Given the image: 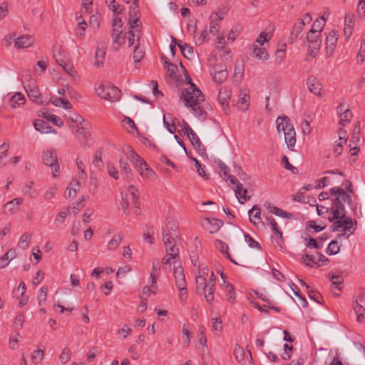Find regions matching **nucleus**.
Returning <instances> with one entry per match:
<instances>
[{
    "instance_id": "obj_23",
    "label": "nucleus",
    "mask_w": 365,
    "mask_h": 365,
    "mask_svg": "<svg viewBox=\"0 0 365 365\" xmlns=\"http://www.w3.org/2000/svg\"><path fill=\"white\" fill-rule=\"evenodd\" d=\"M250 216V220L254 225H257L258 224L264 225V223L261 221V209L257 205H255L251 210L248 212Z\"/></svg>"
},
{
    "instance_id": "obj_29",
    "label": "nucleus",
    "mask_w": 365,
    "mask_h": 365,
    "mask_svg": "<svg viewBox=\"0 0 365 365\" xmlns=\"http://www.w3.org/2000/svg\"><path fill=\"white\" fill-rule=\"evenodd\" d=\"M25 102L26 98L24 96L19 92L16 93L14 95H13L9 100L10 105L13 108H16L24 105Z\"/></svg>"
},
{
    "instance_id": "obj_41",
    "label": "nucleus",
    "mask_w": 365,
    "mask_h": 365,
    "mask_svg": "<svg viewBox=\"0 0 365 365\" xmlns=\"http://www.w3.org/2000/svg\"><path fill=\"white\" fill-rule=\"evenodd\" d=\"M215 286L213 284H208L207 285V288L205 289H202L205 297L206 299V301L207 303L210 304L214 300V292H215Z\"/></svg>"
},
{
    "instance_id": "obj_64",
    "label": "nucleus",
    "mask_w": 365,
    "mask_h": 365,
    "mask_svg": "<svg viewBox=\"0 0 365 365\" xmlns=\"http://www.w3.org/2000/svg\"><path fill=\"white\" fill-rule=\"evenodd\" d=\"M365 59V39L361 41L359 52L357 55V61L362 63Z\"/></svg>"
},
{
    "instance_id": "obj_52",
    "label": "nucleus",
    "mask_w": 365,
    "mask_h": 365,
    "mask_svg": "<svg viewBox=\"0 0 365 365\" xmlns=\"http://www.w3.org/2000/svg\"><path fill=\"white\" fill-rule=\"evenodd\" d=\"M44 356V350L43 349H38L34 351L32 356V361L35 364H38L41 362Z\"/></svg>"
},
{
    "instance_id": "obj_14",
    "label": "nucleus",
    "mask_w": 365,
    "mask_h": 365,
    "mask_svg": "<svg viewBox=\"0 0 365 365\" xmlns=\"http://www.w3.org/2000/svg\"><path fill=\"white\" fill-rule=\"evenodd\" d=\"M14 45L16 48H27L30 47L34 42V39L31 36L23 35L14 38Z\"/></svg>"
},
{
    "instance_id": "obj_9",
    "label": "nucleus",
    "mask_w": 365,
    "mask_h": 365,
    "mask_svg": "<svg viewBox=\"0 0 365 365\" xmlns=\"http://www.w3.org/2000/svg\"><path fill=\"white\" fill-rule=\"evenodd\" d=\"M106 43L101 41L98 43L96 55H95V64L100 67L103 64V60L106 54Z\"/></svg>"
},
{
    "instance_id": "obj_42",
    "label": "nucleus",
    "mask_w": 365,
    "mask_h": 365,
    "mask_svg": "<svg viewBox=\"0 0 365 365\" xmlns=\"http://www.w3.org/2000/svg\"><path fill=\"white\" fill-rule=\"evenodd\" d=\"M126 197L130 199L132 204H138L139 201L138 190L134 186L130 185L128 187V195L126 196Z\"/></svg>"
},
{
    "instance_id": "obj_21",
    "label": "nucleus",
    "mask_w": 365,
    "mask_h": 365,
    "mask_svg": "<svg viewBox=\"0 0 365 365\" xmlns=\"http://www.w3.org/2000/svg\"><path fill=\"white\" fill-rule=\"evenodd\" d=\"M330 194L331 195H338L344 202H347L349 205L352 203L351 196L347 193L344 189L334 187L330 189Z\"/></svg>"
},
{
    "instance_id": "obj_26",
    "label": "nucleus",
    "mask_w": 365,
    "mask_h": 365,
    "mask_svg": "<svg viewBox=\"0 0 365 365\" xmlns=\"http://www.w3.org/2000/svg\"><path fill=\"white\" fill-rule=\"evenodd\" d=\"M277 129L278 133L282 131L284 133L288 130L289 128H293V125L290 123V120L287 116L278 117L277 120Z\"/></svg>"
},
{
    "instance_id": "obj_60",
    "label": "nucleus",
    "mask_w": 365,
    "mask_h": 365,
    "mask_svg": "<svg viewBox=\"0 0 365 365\" xmlns=\"http://www.w3.org/2000/svg\"><path fill=\"white\" fill-rule=\"evenodd\" d=\"M98 187V180L95 177H91L89 181V192L92 193V195H95Z\"/></svg>"
},
{
    "instance_id": "obj_43",
    "label": "nucleus",
    "mask_w": 365,
    "mask_h": 365,
    "mask_svg": "<svg viewBox=\"0 0 365 365\" xmlns=\"http://www.w3.org/2000/svg\"><path fill=\"white\" fill-rule=\"evenodd\" d=\"M123 240V235L120 234L115 235L108 244V249L109 250H115L120 244Z\"/></svg>"
},
{
    "instance_id": "obj_44",
    "label": "nucleus",
    "mask_w": 365,
    "mask_h": 365,
    "mask_svg": "<svg viewBox=\"0 0 365 365\" xmlns=\"http://www.w3.org/2000/svg\"><path fill=\"white\" fill-rule=\"evenodd\" d=\"M86 127L82 125H78L76 126V136L80 140L87 141V135L88 134L86 130Z\"/></svg>"
},
{
    "instance_id": "obj_62",
    "label": "nucleus",
    "mask_w": 365,
    "mask_h": 365,
    "mask_svg": "<svg viewBox=\"0 0 365 365\" xmlns=\"http://www.w3.org/2000/svg\"><path fill=\"white\" fill-rule=\"evenodd\" d=\"M136 160V167L138 169V171L140 173V175H141V171H145V168L148 167V165L146 164L145 161L142 159L140 156H134Z\"/></svg>"
},
{
    "instance_id": "obj_31",
    "label": "nucleus",
    "mask_w": 365,
    "mask_h": 365,
    "mask_svg": "<svg viewBox=\"0 0 365 365\" xmlns=\"http://www.w3.org/2000/svg\"><path fill=\"white\" fill-rule=\"evenodd\" d=\"M120 167L121 175L123 178L128 181H130L133 178V175L131 172V168L129 166L127 162L123 161V160H120Z\"/></svg>"
},
{
    "instance_id": "obj_36",
    "label": "nucleus",
    "mask_w": 365,
    "mask_h": 365,
    "mask_svg": "<svg viewBox=\"0 0 365 365\" xmlns=\"http://www.w3.org/2000/svg\"><path fill=\"white\" fill-rule=\"evenodd\" d=\"M325 21L326 19L323 16L321 17L319 19L315 20L312 29H310V32L312 34H318V35H320L325 25Z\"/></svg>"
},
{
    "instance_id": "obj_8",
    "label": "nucleus",
    "mask_w": 365,
    "mask_h": 365,
    "mask_svg": "<svg viewBox=\"0 0 365 365\" xmlns=\"http://www.w3.org/2000/svg\"><path fill=\"white\" fill-rule=\"evenodd\" d=\"M338 41V34L336 31H330L326 38L327 55L331 56L335 50Z\"/></svg>"
},
{
    "instance_id": "obj_46",
    "label": "nucleus",
    "mask_w": 365,
    "mask_h": 365,
    "mask_svg": "<svg viewBox=\"0 0 365 365\" xmlns=\"http://www.w3.org/2000/svg\"><path fill=\"white\" fill-rule=\"evenodd\" d=\"M107 6L109 8V9L113 12V16L115 15L118 16V14H122L125 9L123 6L116 3L115 0L113 1V4L108 3Z\"/></svg>"
},
{
    "instance_id": "obj_61",
    "label": "nucleus",
    "mask_w": 365,
    "mask_h": 365,
    "mask_svg": "<svg viewBox=\"0 0 365 365\" xmlns=\"http://www.w3.org/2000/svg\"><path fill=\"white\" fill-rule=\"evenodd\" d=\"M209 33H210L209 31H207L206 29H204L201 32L200 36L195 40L196 44L201 45L205 41L209 40L210 39Z\"/></svg>"
},
{
    "instance_id": "obj_27",
    "label": "nucleus",
    "mask_w": 365,
    "mask_h": 365,
    "mask_svg": "<svg viewBox=\"0 0 365 365\" xmlns=\"http://www.w3.org/2000/svg\"><path fill=\"white\" fill-rule=\"evenodd\" d=\"M235 192L236 197L241 204H243L245 201H247L251 197V195H248L247 190L243 187L242 184L237 185Z\"/></svg>"
},
{
    "instance_id": "obj_25",
    "label": "nucleus",
    "mask_w": 365,
    "mask_h": 365,
    "mask_svg": "<svg viewBox=\"0 0 365 365\" xmlns=\"http://www.w3.org/2000/svg\"><path fill=\"white\" fill-rule=\"evenodd\" d=\"M284 133V141L289 149L292 150L296 143V132L294 127L289 128Z\"/></svg>"
},
{
    "instance_id": "obj_15",
    "label": "nucleus",
    "mask_w": 365,
    "mask_h": 365,
    "mask_svg": "<svg viewBox=\"0 0 365 365\" xmlns=\"http://www.w3.org/2000/svg\"><path fill=\"white\" fill-rule=\"evenodd\" d=\"M139 9L137 6L131 7V10L129 12L128 24L130 29H139L141 23L140 22V14Z\"/></svg>"
},
{
    "instance_id": "obj_40",
    "label": "nucleus",
    "mask_w": 365,
    "mask_h": 365,
    "mask_svg": "<svg viewBox=\"0 0 365 365\" xmlns=\"http://www.w3.org/2000/svg\"><path fill=\"white\" fill-rule=\"evenodd\" d=\"M81 187V182L77 180H73L67 187L68 197H75L77 195V190Z\"/></svg>"
},
{
    "instance_id": "obj_5",
    "label": "nucleus",
    "mask_w": 365,
    "mask_h": 365,
    "mask_svg": "<svg viewBox=\"0 0 365 365\" xmlns=\"http://www.w3.org/2000/svg\"><path fill=\"white\" fill-rule=\"evenodd\" d=\"M178 235L175 230L173 232L163 233V240L167 253H171V255H179V249L177 247Z\"/></svg>"
},
{
    "instance_id": "obj_39",
    "label": "nucleus",
    "mask_w": 365,
    "mask_h": 365,
    "mask_svg": "<svg viewBox=\"0 0 365 365\" xmlns=\"http://www.w3.org/2000/svg\"><path fill=\"white\" fill-rule=\"evenodd\" d=\"M227 77V71L226 69H220L219 71H215V74L213 76V80L216 83L220 84L225 81Z\"/></svg>"
},
{
    "instance_id": "obj_22",
    "label": "nucleus",
    "mask_w": 365,
    "mask_h": 365,
    "mask_svg": "<svg viewBox=\"0 0 365 365\" xmlns=\"http://www.w3.org/2000/svg\"><path fill=\"white\" fill-rule=\"evenodd\" d=\"M26 93H27V95H28L29 99L31 101L37 103L38 105H42L43 103L42 96H41L38 89L37 88H36L35 86H34V87L30 86L26 90Z\"/></svg>"
},
{
    "instance_id": "obj_49",
    "label": "nucleus",
    "mask_w": 365,
    "mask_h": 365,
    "mask_svg": "<svg viewBox=\"0 0 365 365\" xmlns=\"http://www.w3.org/2000/svg\"><path fill=\"white\" fill-rule=\"evenodd\" d=\"M340 117L339 120V125L341 126H346L348 123H350L351 118H352V113L350 110L346 111L345 113H343Z\"/></svg>"
},
{
    "instance_id": "obj_16",
    "label": "nucleus",
    "mask_w": 365,
    "mask_h": 365,
    "mask_svg": "<svg viewBox=\"0 0 365 365\" xmlns=\"http://www.w3.org/2000/svg\"><path fill=\"white\" fill-rule=\"evenodd\" d=\"M250 97L246 91H240L238 96L237 106L239 110L245 112L248 110L250 106Z\"/></svg>"
},
{
    "instance_id": "obj_13",
    "label": "nucleus",
    "mask_w": 365,
    "mask_h": 365,
    "mask_svg": "<svg viewBox=\"0 0 365 365\" xmlns=\"http://www.w3.org/2000/svg\"><path fill=\"white\" fill-rule=\"evenodd\" d=\"M139 29H130V30L125 34L124 38L128 40V46H139L140 36Z\"/></svg>"
},
{
    "instance_id": "obj_59",
    "label": "nucleus",
    "mask_w": 365,
    "mask_h": 365,
    "mask_svg": "<svg viewBox=\"0 0 365 365\" xmlns=\"http://www.w3.org/2000/svg\"><path fill=\"white\" fill-rule=\"evenodd\" d=\"M168 74L170 77L174 78L176 76L177 66L173 64L168 61H165V63Z\"/></svg>"
},
{
    "instance_id": "obj_56",
    "label": "nucleus",
    "mask_w": 365,
    "mask_h": 365,
    "mask_svg": "<svg viewBox=\"0 0 365 365\" xmlns=\"http://www.w3.org/2000/svg\"><path fill=\"white\" fill-rule=\"evenodd\" d=\"M71 350L67 347L64 348L59 356L61 361L63 364L68 362L71 359Z\"/></svg>"
},
{
    "instance_id": "obj_53",
    "label": "nucleus",
    "mask_w": 365,
    "mask_h": 365,
    "mask_svg": "<svg viewBox=\"0 0 365 365\" xmlns=\"http://www.w3.org/2000/svg\"><path fill=\"white\" fill-rule=\"evenodd\" d=\"M272 34L271 32H269V33L262 32L259 34V36L257 37V38L256 39L255 43H258L261 46H262L263 43L264 42H267L272 38Z\"/></svg>"
},
{
    "instance_id": "obj_6",
    "label": "nucleus",
    "mask_w": 365,
    "mask_h": 365,
    "mask_svg": "<svg viewBox=\"0 0 365 365\" xmlns=\"http://www.w3.org/2000/svg\"><path fill=\"white\" fill-rule=\"evenodd\" d=\"M342 201L343 200L339 197H336L332 200L331 207V217H329L330 222L340 217H344L345 215H346L345 207Z\"/></svg>"
},
{
    "instance_id": "obj_7",
    "label": "nucleus",
    "mask_w": 365,
    "mask_h": 365,
    "mask_svg": "<svg viewBox=\"0 0 365 365\" xmlns=\"http://www.w3.org/2000/svg\"><path fill=\"white\" fill-rule=\"evenodd\" d=\"M263 205L270 213L274 214L276 216L287 220L294 219V215L291 212H288L277 206H274L270 202L266 201L264 202Z\"/></svg>"
},
{
    "instance_id": "obj_58",
    "label": "nucleus",
    "mask_w": 365,
    "mask_h": 365,
    "mask_svg": "<svg viewBox=\"0 0 365 365\" xmlns=\"http://www.w3.org/2000/svg\"><path fill=\"white\" fill-rule=\"evenodd\" d=\"M86 27L87 23L84 20H82V21H79L76 29V35L81 38L84 35V32L86 29Z\"/></svg>"
},
{
    "instance_id": "obj_10",
    "label": "nucleus",
    "mask_w": 365,
    "mask_h": 365,
    "mask_svg": "<svg viewBox=\"0 0 365 365\" xmlns=\"http://www.w3.org/2000/svg\"><path fill=\"white\" fill-rule=\"evenodd\" d=\"M24 200L22 198H14L11 201L7 202L4 204V211L6 215H14L20 210V206L23 203Z\"/></svg>"
},
{
    "instance_id": "obj_28",
    "label": "nucleus",
    "mask_w": 365,
    "mask_h": 365,
    "mask_svg": "<svg viewBox=\"0 0 365 365\" xmlns=\"http://www.w3.org/2000/svg\"><path fill=\"white\" fill-rule=\"evenodd\" d=\"M352 307L355 314L357 315V321L359 322L365 321V308L364 303L354 302Z\"/></svg>"
},
{
    "instance_id": "obj_32",
    "label": "nucleus",
    "mask_w": 365,
    "mask_h": 365,
    "mask_svg": "<svg viewBox=\"0 0 365 365\" xmlns=\"http://www.w3.org/2000/svg\"><path fill=\"white\" fill-rule=\"evenodd\" d=\"M303 22L302 21H297L294 24L289 38V42L290 43H292L295 41V40L297 38L298 36L301 34V32L303 30Z\"/></svg>"
},
{
    "instance_id": "obj_3",
    "label": "nucleus",
    "mask_w": 365,
    "mask_h": 365,
    "mask_svg": "<svg viewBox=\"0 0 365 365\" xmlns=\"http://www.w3.org/2000/svg\"><path fill=\"white\" fill-rule=\"evenodd\" d=\"M96 94L101 98L110 102H116L121 97L120 91L115 86L111 85H100L96 88Z\"/></svg>"
},
{
    "instance_id": "obj_33",
    "label": "nucleus",
    "mask_w": 365,
    "mask_h": 365,
    "mask_svg": "<svg viewBox=\"0 0 365 365\" xmlns=\"http://www.w3.org/2000/svg\"><path fill=\"white\" fill-rule=\"evenodd\" d=\"M253 56L259 60H267L268 58V53L264 48L259 47L258 45L254 43L252 46Z\"/></svg>"
},
{
    "instance_id": "obj_54",
    "label": "nucleus",
    "mask_w": 365,
    "mask_h": 365,
    "mask_svg": "<svg viewBox=\"0 0 365 365\" xmlns=\"http://www.w3.org/2000/svg\"><path fill=\"white\" fill-rule=\"evenodd\" d=\"M234 355L238 362H241L244 360L245 352L243 349L238 344H236L234 349Z\"/></svg>"
},
{
    "instance_id": "obj_2",
    "label": "nucleus",
    "mask_w": 365,
    "mask_h": 365,
    "mask_svg": "<svg viewBox=\"0 0 365 365\" xmlns=\"http://www.w3.org/2000/svg\"><path fill=\"white\" fill-rule=\"evenodd\" d=\"M332 222L333 224L331 226L332 232H343L337 235V239L339 240L342 237L348 239L356 230L357 221L346 215L344 217L336 219Z\"/></svg>"
},
{
    "instance_id": "obj_24",
    "label": "nucleus",
    "mask_w": 365,
    "mask_h": 365,
    "mask_svg": "<svg viewBox=\"0 0 365 365\" xmlns=\"http://www.w3.org/2000/svg\"><path fill=\"white\" fill-rule=\"evenodd\" d=\"M172 41L175 42L178 46L182 54L185 58L188 59L192 58L194 54L193 48L192 46L187 43L182 44L173 36H172Z\"/></svg>"
},
{
    "instance_id": "obj_50",
    "label": "nucleus",
    "mask_w": 365,
    "mask_h": 365,
    "mask_svg": "<svg viewBox=\"0 0 365 365\" xmlns=\"http://www.w3.org/2000/svg\"><path fill=\"white\" fill-rule=\"evenodd\" d=\"M196 287L197 290H202L207 288L206 279L203 275H198L195 278Z\"/></svg>"
},
{
    "instance_id": "obj_37",
    "label": "nucleus",
    "mask_w": 365,
    "mask_h": 365,
    "mask_svg": "<svg viewBox=\"0 0 365 365\" xmlns=\"http://www.w3.org/2000/svg\"><path fill=\"white\" fill-rule=\"evenodd\" d=\"M215 247L220 250L222 253L225 254L226 257L233 263L237 264V263L231 257L230 253L228 252V246L226 243L223 242L222 240H217L215 241Z\"/></svg>"
},
{
    "instance_id": "obj_12",
    "label": "nucleus",
    "mask_w": 365,
    "mask_h": 365,
    "mask_svg": "<svg viewBox=\"0 0 365 365\" xmlns=\"http://www.w3.org/2000/svg\"><path fill=\"white\" fill-rule=\"evenodd\" d=\"M355 24V16L353 14H347L344 19V33L346 40L349 39L352 34L353 29Z\"/></svg>"
},
{
    "instance_id": "obj_45",
    "label": "nucleus",
    "mask_w": 365,
    "mask_h": 365,
    "mask_svg": "<svg viewBox=\"0 0 365 365\" xmlns=\"http://www.w3.org/2000/svg\"><path fill=\"white\" fill-rule=\"evenodd\" d=\"M340 250V246L339 245V242L337 240H332L329 244V246L327 250V252L329 255H333L337 254Z\"/></svg>"
},
{
    "instance_id": "obj_30",
    "label": "nucleus",
    "mask_w": 365,
    "mask_h": 365,
    "mask_svg": "<svg viewBox=\"0 0 365 365\" xmlns=\"http://www.w3.org/2000/svg\"><path fill=\"white\" fill-rule=\"evenodd\" d=\"M52 104L57 107H63L65 109H71V103L68 101L65 98H58L56 96H52L49 101Z\"/></svg>"
},
{
    "instance_id": "obj_38",
    "label": "nucleus",
    "mask_w": 365,
    "mask_h": 365,
    "mask_svg": "<svg viewBox=\"0 0 365 365\" xmlns=\"http://www.w3.org/2000/svg\"><path fill=\"white\" fill-rule=\"evenodd\" d=\"M266 220L267 223L270 225L272 231L276 234V235L281 240L283 239L282 232L279 227L276 220L272 217H267Z\"/></svg>"
},
{
    "instance_id": "obj_55",
    "label": "nucleus",
    "mask_w": 365,
    "mask_h": 365,
    "mask_svg": "<svg viewBox=\"0 0 365 365\" xmlns=\"http://www.w3.org/2000/svg\"><path fill=\"white\" fill-rule=\"evenodd\" d=\"M123 21L120 17H119L118 15H115L113 17L112 20V28L115 29H118L120 31H123Z\"/></svg>"
},
{
    "instance_id": "obj_19",
    "label": "nucleus",
    "mask_w": 365,
    "mask_h": 365,
    "mask_svg": "<svg viewBox=\"0 0 365 365\" xmlns=\"http://www.w3.org/2000/svg\"><path fill=\"white\" fill-rule=\"evenodd\" d=\"M173 274L175 279V284L178 288H183L187 286L183 269L180 267H175L173 269Z\"/></svg>"
},
{
    "instance_id": "obj_35",
    "label": "nucleus",
    "mask_w": 365,
    "mask_h": 365,
    "mask_svg": "<svg viewBox=\"0 0 365 365\" xmlns=\"http://www.w3.org/2000/svg\"><path fill=\"white\" fill-rule=\"evenodd\" d=\"M189 139L193 146L201 153H204L205 151V148L204 145L202 144L200 138L194 132L188 135Z\"/></svg>"
},
{
    "instance_id": "obj_34",
    "label": "nucleus",
    "mask_w": 365,
    "mask_h": 365,
    "mask_svg": "<svg viewBox=\"0 0 365 365\" xmlns=\"http://www.w3.org/2000/svg\"><path fill=\"white\" fill-rule=\"evenodd\" d=\"M160 274V267L158 264H155L153 262L152 265V271L150 274V279L151 280L150 286L152 288H156L157 284V278L159 277Z\"/></svg>"
},
{
    "instance_id": "obj_51",
    "label": "nucleus",
    "mask_w": 365,
    "mask_h": 365,
    "mask_svg": "<svg viewBox=\"0 0 365 365\" xmlns=\"http://www.w3.org/2000/svg\"><path fill=\"white\" fill-rule=\"evenodd\" d=\"M70 212V209L67 208L66 210L60 212L54 220V223L56 226L61 225L64 222V219L67 217Z\"/></svg>"
},
{
    "instance_id": "obj_57",
    "label": "nucleus",
    "mask_w": 365,
    "mask_h": 365,
    "mask_svg": "<svg viewBox=\"0 0 365 365\" xmlns=\"http://www.w3.org/2000/svg\"><path fill=\"white\" fill-rule=\"evenodd\" d=\"M182 341L186 346H188L190 342V332L189 331L187 327L185 325L182 327Z\"/></svg>"
},
{
    "instance_id": "obj_47",
    "label": "nucleus",
    "mask_w": 365,
    "mask_h": 365,
    "mask_svg": "<svg viewBox=\"0 0 365 365\" xmlns=\"http://www.w3.org/2000/svg\"><path fill=\"white\" fill-rule=\"evenodd\" d=\"M30 241H31V235L28 233H24V235H21V237L19 241L18 246L20 248L25 250L28 247Z\"/></svg>"
},
{
    "instance_id": "obj_20",
    "label": "nucleus",
    "mask_w": 365,
    "mask_h": 365,
    "mask_svg": "<svg viewBox=\"0 0 365 365\" xmlns=\"http://www.w3.org/2000/svg\"><path fill=\"white\" fill-rule=\"evenodd\" d=\"M34 126L37 131L41 133H56V130L43 120H36Z\"/></svg>"
},
{
    "instance_id": "obj_11",
    "label": "nucleus",
    "mask_w": 365,
    "mask_h": 365,
    "mask_svg": "<svg viewBox=\"0 0 365 365\" xmlns=\"http://www.w3.org/2000/svg\"><path fill=\"white\" fill-rule=\"evenodd\" d=\"M307 85L309 92L316 96H321L322 85L315 76H309L307 79Z\"/></svg>"
},
{
    "instance_id": "obj_48",
    "label": "nucleus",
    "mask_w": 365,
    "mask_h": 365,
    "mask_svg": "<svg viewBox=\"0 0 365 365\" xmlns=\"http://www.w3.org/2000/svg\"><path fill=\"white\" fill-rule=\"evenodd\" d=\"M144 51L139 48V46H135L134 47V51H133V60L136 65L140 63V61L144 57ZM136 68H138V66H136Z\"/></svg>"
},
{
    "instance_id": "obj_63",
    "label": "nucleus",
    "mask_w": 365,
    "mask_h": 365,
    "mask_svg": "<svg viewBox=\"0 0 365 365\" xmlns=\"http://www.w3.org/2000/svg\"><path fill=\"white\" fill-rule=\"evenodd\" d=\"M71 122L78 125H82L84 123V119L82 116L76 113H71L68 116Z\"/></svg>"
},
{
    "instance_id": "obj_4",
    "label": "nucleus",
    "mask_w": 365,
    "mask_h": 365,
    "mask_svg": "<svg viewBox=\"0 0 365 365\" xmlns=\"http://www.w3.org/2000/svg\"><path fill=\"white\" fill-rule=\"evenodd\" d=\"M42 159L43 163L50 166L52 169V175L53 178L59 175L60 167L57 162V155L56 150L53 148L48 149L43 153Z\"/></svg>"
},
{
    "instance_id": "obj_1",
    "label": "nucleus",
    "mask_w": 365,
    "mask_h": 365,
    "mask_svg": "<svg viewBox=\"0 0 365 365\" xmlns=\"http://www.w3.org/2000/svg\"><path fill=\"white\" fill-rule=\"evenodd\" d=\"M180 98L187 107L192 108L195 115L199 117H203L205 115L204 109L200 106L205 101V97L195 84H192L191 86L183 90Z\"/></svg>"
},
{
    "instance_id": "obj_18",
    "label": "nucleus",
    "mask_w": 365,
    "mask_h": 365,
    "mask_svg": "<svg viewBox=\"0 0 365 365\" xmlns=\"http://www.w3.org/2000/svg\"><path fill=\"white\" fill-rule=\"evenodd\" d=\"M222 225L223 222L217 219H205L203 223V227L210 233L217 232Z\"/></svg>"
},
{
    "instance_id": "obj_17",
    "label": "nucleus",
    "mask_w": 365,
    "mask_h": 365,
    "mask_svg": "<svg viewBox=\"0 0 365 365\" xmlns=\"http://www.w3.org/2000/svg\"><path fill=\"white\" fill-rule=\"evenodd\" d=\"M231 93V90L227 87H222L219 91L218 101L223 106L224 109L229 107Z\"/></svg>"
}]
</instances>
